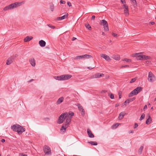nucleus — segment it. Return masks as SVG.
<instances>
[{
	"mask_svg": "<svg viewBox=\"0 0 156 156\" xmlns=\"http://www.w3.org/2000/svg\"><path fill=\"white\" fill-rule=\"evenodd\" d=\"M113 58L116 60H119L120 59V57L119 56L117 57H114Z\"/></svg>",
	"mask_w": 156,
	"mask_h": 156,
	"instance_id": "ea45409f",
	"label": "nucleus"
},
{
	"mask_svg": "<svg viewBox=\"0 0 156 156\" xmlns=\"http://www.w3.org/2000/svg\"><path fill=\"white\" fill-rule=\"evenodd\" d=\"M29 62L30 64L32 66L34 67L35 66L36 63L34 59L33 58H32L29 59Z\"/></svg>",
	"mask_w": 156,
	"mask_h": 156,
	"instance_id": "2eb2a0df",
	"label": "nucleus"
},
{
	"mask_svg": "<svg viewBox=\"0 0 156 156\" xmlns=\"http://www.w3.org/2000/svg\"><path fill=\"white\" fill-rule=\"evenodd\" d=\"M131 1L135 5L136 4V0H131Z\"/></svg>",
	"mask_w": 156,
	"mask_h": 156,
	"instance_id": "c03bdc74",
	"label": "nucleus"
},
{
	"mask_svg": "<svg viewBox=\"0 0 156 156\" xmlns=\"http://www.w3.org/2000/svg\"><path fill=\"white\" fill-rule=\"evenodd\" d=\"M150 23L151 25H153L155 24V23L154 22H150Z\"/></svg>",
	"mask_w": 156,
	"mask_h": 156,
	"instance_id": "3c124183",
	"label": "nucleus"
},
{
	"mask_svg": "<svg viewBox=\"0 0 156 156\" xmlns=\"http://www.w3.org/2000/svg\"><path fill=\"white\" fill-rule=\"evenodd\" d=\"M85 26L86 28H87L89 30H90L91 27L89 24H86Z\"/></svg>",
	"mask_w": 156,
	"mask_h": 156,
	"instance_id": "473e14b6",
	"label": "nucleus"
},
{
	"mask_svg": "<svg viewBox=\"0 0 156 156\" xmlns=\"http://www.w3.org/2000/svg\"><path fill=\"white\" fill-rule=\"evenodd\" d=\"M95 77V74L94 75H93L92 76H91L90 77V79H93V78H96Z\"/></svg>",
	"mask_w": 156,
	"mask_h": 156,
	"instance_id": "49530a36",
	"label": "nucleus"
},
{
	"mask_svg": "<svg viewBox=\"0 0 156 156\" xmlns=\"http://www.w3.org/2000/svg\"><path fill=\"white\" fill-rule=\"evenodd\" d=\"M60 3L61 4H64L65 3V1H64L62 0H61V1H60Z\"/></svg>",
	"mask_w": 156,
	"mask_h": 156,
	"instance_id": "79ce46f5",
	"label": "nucleus"
},
{
	"mask_svg": "<svg viewBox=\"0 0 156 156\" xmlns=\"http://www.w3.org/2000/svg\"><path fill=\"white\" fill-rule=\"evenodd\" d=\"M155 79V77L154 74L151 72H149L148 77V80L150 82L154 81Z\"/></svg>",
	"mask_w": 156,
	"mask_h": 156,
	"instance_id": "6e6552de",
	"label": "nucleus"
},
{
	"mask_svg": "<svg viewBox=\"0 0 156 156\" xmlns=\"http://www.w3.org/2000/svg\"><path fill=\"white\" fill-rule=\"evenodd\" d=\"M101 56L104 58L105 60L107 61H110L111 60L109 57L104 54H102L101 55Z\"/></svg>",
	"mask_w": 156,
	"mask_h": 156,
	"instance_id": "ddd939ff",
	"label": "nucleus"
},
{
	"mask_svg": "<svg viewBox=\"0 0 156 156\" xmlns=\"http://www.w3.org/2000/svg\"><path fill=\"white\" fill-rule=\"evenodd\" d=\"M133 133V131H132L131 132H129V133Z\"/></svg>",
	"mask_w": 156,
	"mask_h": 156,
	"instance_id": "0e129e2a",
	"label": "nucleus"
},
{
	"mask_svg": "<svg viewBox=\"0 0 156 156\" xmlns=\"http://www.w3.org/2000/svg\"><path fill=\"white\" fill-rule=\"evenodd\" d=\"M54 78L56 80H62L61 79V76H55L54 77Z\"/></svg>",
	"mask_w": 156,
	"mask_h": 156,
	"instance_id": "c756f323",
	"label": "nucleus"
},
{
	"mask_svg": "<svg viewBox=\"0 0 156 156\" xmlns=\"http://www.w3.org/2000/svg\"><path fill=\"white\" fill-rule=\"evenodd\" d=\"M72 75L69 74H64L61 75L62 80H68L71 78Z\"/></svg>",
	"mask_w": 156,
	"mask_h": 156,
	"instance_id": "1a4fd4ad",
	"label": "nucleus"
},
{
	"mask_svg": "<svg viewBox=\"0 0 156 156\" xmlns=\"http://www.w3.org/2000/svg\"><path fill=\"white\" fill-rule=\"evenodd\" d=\"M123 61H125L127 62H131V60L129 59H128L126 58H125L122 60Z\"/></svg>",
	"mask_w": 156,
	"mask_h": 156,
	"instance_id": "c9c22d12",
	"label": "nucleus"
},
{
	"mask_svg": "<svg viewBox=\"0 0 156 156\" xmlns=\"http://www.w3.org/2000/svg\"><path fill=\"white\" fill-rule=\"evenodd\" d=\"M34 80L33 79H32L31 80H30L29 81H28V83H30V82H32V81H33Z\"/></svg>",
	"mask_w": 156,
	"mask_h": 156,
	"instance_id": "bf43d9fd",
	"label": "nucleus"
},
{
	"mask_svg": "<svg viewBox=\"0 0 156 156\" xmlns=\"http://www.w3.org/2000/svg\"><path fill=\"white\" fill-rule=\"evenodd\" d=\"M131 100H130L129 99H127L125 101V102H127L128 104H129Z\"/></svg>",
	"mask_w": 156,
	"mask_h": 156,
	"instance_id": "a19ab883",
	"label": "nucleus"
},
{
	"mask_svg": "<svg viewBox=\"0 0 156 156\" xmlns=\"http://www.w3.org/2000/svg\"><path fill=\"white\" fill-rule=\"evenodd\" d=\"M138 126V124L136 123H135V125H134V128H135L137 127Z\"/></svg>",
	"mask_w": 156,
	"mask_h": 156,
	"instance_id": "de8ad7c7",
	"label": "nucleus"
},
{
	"mask_svg": "<svg viewBox=\"0 0 156 156\" xmlns=\"http://www.w3.org/2000/svg\"><path fill=\"white\" fill-rule=\"evenodd\" d=\"M142 89L143 88L140 87H137L129 93V97H130L133 95H137L142 90Z\"/></svg>",
	"mask_w": 156,
	"mask_h": 156,
	"instance_id": "7ed1b4c3",
	"label": "nucleus"
},
{
	"mask_svg": "<svg viewBox=\"0 0 156 156\" xmlns=\"http://www.w3.org/2000/svg\"><path fill=\"white\" fill-rule=\"evenodd\" d=\"M149 62H150V61H146V62L147 63H149Z\"/></svg>",
	"mask_w": 156,
	"mask_h": 156,
	"instance_id": "e2e57ef3",
	"label": "nucleus"
},
{
	"mask_svg": "<svg viewBox=\"0 0 156 156\" xmlns=\"http://www.w3.org/2000/svg\"><path fill=\"white\" fill-rule=\"evenodd\" d=\"M94 67H88V68L89 69H92L94 68Z\"/></svg>",
	"mask_w": 156,
	"mask_h": 156,
	"instance_id": "6e6d98bb",
	"label": "nucleus"
},
{
	"mask_svg": "<svg viewBox=\"0 0 156 156\" xmlns=\"http://www.w3.org/2000/svg\"><path fill=\"white\" fill-rule=\"evenodd\" d=\"M121 2L123 5L125 4L126 3V2L125 0H121Z\"/></svg>",
	"mask_w": 156,
	"mask_h": 156,
	"instance_id": "a18cd8bd",
	"label": "nucleus"
},
{
	"mask_svg": "<svg viewBox=\"0 0 156 156\" xmlns=\"http://www.w3.org/2000/svg\"><path fill=\"white\" fill-rule=\"evenodd\" d=\"M95 16H93L91 17V20H94L95 19Z\"/></svg>",
	"mask_w": 156,
	"mask_h": 156,
	"instance_id": "09e8293b",
	"label": "nucleus"
},
{
	"mask_svg": "<svg viewBox=\"0 0 156 156\" xmlns=\"http://www.w3.org/2000/svg\"><path fill=\"white\" fill-rule=\"evenodd\" d=\"M147 108V105H145L144 106V109H146Z\"/></svg>",
	"mask_w": 156,
	"mask_h": 156,
	"instance_id": "5fc2aeb1",
	"label": "nucleus"
},
{
	"mask_svg": "<svg viewBox=\"0 0 156 156\" xmlns=\"http://www.w3.org/2000/svg\"><path fill=\"white\" fill-rule=\"evenodd\" d=\"M112 35L113 36L115 37H117L119 36V35L116 34H115L113 33L112 34Z\"/></svg>",
	"mask_w": 156,
	"mask_h": 156,
	"instance_id": "4c0bfd02",
	"label": "nucleus"
},
{
	"mask_svg": "<svg viewBox=\"0 0 156 156\" xmlns=\"http://www.w3.org/2000/svg\"><path fill=\"white\" fill-rule=\"evenodd\" d=\"M14 9V6H13L12 5V4L5 7L4 8V10L5 11H6L9 9Z\"/></svg>",
	"mask_w": 156,
	"mask_h": 156,
	"instance_id": "dca6fc26",
	"label": "nucleus"
},
{
	"mask_svg": "<svg viewBox=\"0 0 156 156\" xmlns=\"http://www.w3.org/2000/svg\"><path fill=\"white\" fill-rule=\"evenodd\" d=\"M122 67H129V66L128 65H125L124 66H122Z\"/></svg>",
	"mask_w": 156,
	"mask_h": 156,
	"instance_id": "864d4df0",
	"label": "nucleus"
},
{
	"mask_svg": "<svg viewBox=\"0 0 156 156\" xmlns=\"http://www.w3.org/2000/svg\"><path fill=\"white\" fill-rule=\"evenodd\" d=\"M133 56L136 57L137 60H147L150 58V57L142 55L141 53H136L133 55Z\"/></svg>",
	"mask_w": 156,
	"mask_h": 156,
	"instance_id": "f03ea898",
	"label": "nucleus"
},
{
	"mask_svg": "<svg viewBox=\"0 0 156 156\" xmlns=\"http://www.w3.org/2000/svg\"><path fill=\"white\" fill-rule=\"evenodd\" d=\"M47 26L49 27L50 28H51L52 29H54L55 28V27L54 26H51L49 24H48L47 25Z\"/></svg>",
	"mask_w": 156,
	"mask_h": 156,
	"instance_id": "58836bf2",
	"label": "nucleus"
},
{
	"mask_svg": "<svg viewBox=\"0 0 156 156\" xmlns=\"http://www.w3.org/2000/svg\"><path fill=\"white\" fill-rule=\"evenodd\" d=\"M119 105V104H116L115 105V107H117Z\"/></svg>",
	"mask_w": 156,
	"mask_h": 156,
	"instance_id": "052dcab7",
	"label": "nucleus"
},
{
	"mask_svg": "<svg viewBox=\"0 0 156 156\" xmlns=\"http://www.w3.org/2000/svg\"><path fill=\"white\" fill-rule=\"evenodd\" d=\"M39 44L41 47H44L46 45L45 42L43 40H40L39 42Z\"/></svg>",
	"mask_w": 156,
	"mask_h": 156,
	"instance_id": "6ab92c4d",
	"label": "nucleus"
},
{
	"mask_svg": "<svg viewBox=\"0 0 156 156\" xmlns=\"http://www.w3.org/2000/svg\"><path fill=\"white\" fill-rule=\"evenodd\" d=\"M101 25H102L105 31H108V23L105 20H103L101 21Z\"/></svg>",
	"mask_w": 156,
	"mask_h": 156,
	"instance_id": "423d86ee",
	"label": "nucleus"
},
{
	"mask_svg": "<svg viewBox=\"0 0 156 156\" xmlns=\"http://www.w3.org/2000/svg\"><path fill=\"white\" fill-rule=\"evenodd\" d=\"M23 156H27V154H24Z\"/></svg>",
	"mask_w": 156,
	"mask_h": 156,
	"instance_id": "69168bd1",
	"label": "nucleus"
},
{
	"mask_svg": "<svg viewBox=\"0 0 156 156\" xmlns=\"http://www.w3.org/2000/svg\"><path fill=\"white\" fill-rule=\"evenodd\" d=\"M65 113H66L65 115L66 118L69 117H71L72 119V116H73L74 115V113L71 111L69 112V113L65 112Z\"/></svg>",
	"mask_w": 156,
	"mask_h": 156,
	"instance_id": "f8f14e48",
	"label": "nucleus"
},
{
	"mask_svg": "<svg viewBox=\"0 0 156 156\" xmlns=\"http://www.w3.org/2000/svg\"><path fill=\"white\" fill-rule=\"evenodd\" d=\"M44 153L48 154H51V151L49 147L47 146H45L44 148Z\"/></svg>",
	"mask_w": 156,
	"mask_h": 156,
	"instance_id": "9d476101",
	"label": "nucleus"
},
{
	"mask_svg": "<svg viewBox=\"0 0 156 156\" xmlns=\"http://www.w3.org/2000/svg\"><path fill=\"white\" fill-rule=\"evenodd\" d=\"M119 124H120L119 123H116V124H114L112 126V129L116 128L119 125Z\"/></svg>",
	"mask_w": 156,
	"mask_h": 156,
	"instance_id": "a878e982",
	"label": "nucleus"
},
{
	"mask_svg": "<svg viewBox=\"0 0 156 156\" xmlns=\"http://www.w3.org/2000/svg\"><path fill=\"white\" fill-rule=\"evenodd\" d=\"M127 102H125V101L124 102V105H125L126 103Z\"/></svg>",
	"mask_w": 156,
	"mask_h": 156,
	"instance_id": "338daca9",
	"label": "nucleus"
},
{
	"mask_svg": "<svg viewBox=\"0 0 156 156\" xmlns=\"http://www.w3.org/2000/svg\"><path fill=\"white\" fill-rule=\"evenodd\" d=\"M104 75L103 73H96L95 74V77H96L97 78H100V77H102L104 76Z\"/></svg>",
	"mask_w": 156,
	"mask_h": 156,
	"instance_id": "5701e85b",
	"label": "nucleus"
},
{
	"mask_svg": "<svg viewBox=\"0 0 156 156\" xmlns=\"http://www.w3.org/2000/svg\"><path fill=\"white\" fill-rule=\"evenodd\" d=\"M145 117V114L144 113L142 114L141 115V116L140 119V121L142 120Z\"/></svg>",
	"mask_w": 156,
	"mask_h": 156,
	"instance_id": "2f4dec72",
	"label": "nucleus"
},
{
	"mask_svg": "<svg viewBox=\"0 0 156 156\" xmlns=\"http://www.w3.org/2000/svg\"><path fill=\"white\" fill-rule=\"evenodd\" d=\"M88 143L89 144H91L92 145H97L98 144V143L94 141H89L88 142Z\"/></svg>",
	"mask_w": 156,
	"mask_h": 156,
	"instance_id": "bb28decb",
	"label": "nucleus"
},
{
	"mask_svg": "<svg viewBox=\"0 0 156 156\" xmlns=\"http://www.w3.org/2000/svg\"><path fill=\"white\" fill-rule=\"evenodd\" d=\"M136 79L137 78L136 77L133 78L130 81V83H132L134 82L136 80Z\"/></svg>",
	"mask_w": 156,
	"mask_h": 156,
	"instance_id": "72a5a7b5",
	"label": "nucleus"
},
{
	"mask_svg": "<svg viewBox=\"0 0 156 156\" xmlns=\"http://www.w3.org/2000/svg\"><path fill=\"white\" fill-rule=\"evenodd\" d=\"M92 57V56L90 55L85 54L82 55H79L76 56V57L74 59H82L85 58L88 59L89 58Z\"/></svg>",
	"mask_w": 156,
	"mask_h": 156,
	"instance_id": "39448f33",
	"label": "nucleus"
},
{
	"mask_svg": "<svg viewBox=\"0 0 156 156\" xmlns=\"http://www.w3.org/2000/svg\"><path fill=\"white\" fill-rule=\"evenodd\" d=\"M108 95L110 96L111 99H113L114 98V94L112 93H111V94H109Z\"/></svg>",
	"mask_w": 156,
	"mask_h": 156,
	"instance_id": "f704fd0d",
	"label": "nucleus"
},
{
	"mask_svg": "<svg viewBox=\"0 0 156 156\" xmlns=\"http://www.w3.org/2000/svg\"><path fill=\"white\" fill-rule=\"evenodd\" d=\"M13 58L12 57L9 58L6 62V64L7 65H10L13 62Z\"/></svg>",
	"mask_w": 156,
	"mask_h": 156,
	"instance_id": "412c9836",
	"label": "nucleus"
},
{
	"mask_svg": "<svg viewBox=\"0 0 156 156\" xmlns=\"http://www.w3.org/2000/svg\"><path fill=\"white\" fill-rule=\"evenodd\" d=\"M154 101H156V98H155Z\"/></svg>",
	"mask_w": 156,
	"mask_h": 156,
	"instance_id": "774afa93",
	"label": "nucleus"
},
{
	"mask_svg": "<svg viewBox=\"0 0 156 156\" xmlns=\"http://www.w3.org/2000/svg\"><path fill=\"white\" fill-rule=\"evenodd\" d=\"M123 6H124L125 9L124 10H128L129 9L127 5L126 4H124L123 5Z\"/></svg>",
	"mask_w": 156,
	"mask_h": 156,
	"instance_id": "e433bc0d",
	"label": "nucleus"
},
{
	"mask_svg": "<svg viewBox=\"0 0 156 156\" xmlns=\"http://www.w3.org/2000/svg\"><path fill=\"white\" fill-rule=\"evenodd\" d=\"M148 118L146 121V123L147 125L150 124L152 121V119L150 115H148Z\"/></svg>",
	"mask_w": 156,
	"mask_h": 156,
	"instance_id": "a211bd4d",
	"label": "nucleus"
},
{
	"mask_svg": "<svg viewBox=\"0 0 156 156\" xmlns=\"http://www.w3.org/2000/svg\"><path fill=\"white\" fill-rule=\"evenodd\" d=\"M50 8L51 12H53L54 10V5L52 4L50 5Z\"/></svg>",
	"mask_w": 156,
	"mask_h": 156,
	"instance_id": "cd10ccee",
	"label": "nucleus"
},
{
	"mask_svg": "<svg viewBox=\"0 0 156 156\" xmlns=\"http://www.w3.org/2000/svg\"><path fill=\"white\" fill-rule=\"evenodd\" d=\"M119 98L120 99L121 98V94L119 93Z\"/></svg>",
	"mask_w": 156,
	"mask_h": 156,
	"instance_id": "4d7b16f0",
	"label": "nucleus"
},
{
	"mask_svg": "<svg viewBox=\"0 0 156 156\" xmlns=\"http://www.w3.org/2000/svg\"><path fill=\"white\" fill-rule=\"evenodd\" d=\"M135 98H129V99H130V100H131V101H133L134 100H135Z\"/></svg>",
	"mask_w": 156,
	"mask_h": 156,
	"instance_id": "8fccbe9b",
	"label": "nucleus"
},
{
	"mask_svg": "<svg viewBox=\"0 0 156 156\" xmlns=\"http://www.w3.org/2000/svg\"><path fill=\"white\" fill-rule=\"evenodd\" d=\"M64 100V98L62 97L58 99V101H57V104H59L63 102Z\"/></svg>",
	"mask_w": 156,
	"mask_h": 156,
	"instance_id": "b1692460",
	"label": "nucleus"
},
{
	"mask_svg": "<svg viewBox=\"0 0 156 156\" xmlns=\"http://www.w3.org/2000/svg\"><path fill=\"white\" fill-rule=\"evenodd\" d=\"M23 3V2H16L13 3L12 4V5L14 6V8L17 7L18 6L21 5L22 3Z\"/></svg>",
	"mask_w": 156,
	"mask_h": 156,
	"instance_id": "4468645a",
	"label": "nucleus"
},
{
	"mask_svg": "<svg viewBox=\"0 0 156 156\" xmlns=\"http://www.w3.org/2000/svg\"><path fill=\"white\" fill-rule=\"evenodd\" d=\"M67 5L69 6L70 7L71 6V3L69 2H67Z\"/></svg>",
	"mask_w": 156,
	"mask_h": 156,
	"instance_id": "37998d69",
	"label": "nucleus"
},
{
	"mask_svg": "<svg viewBox=\"0 0 156 156\" xmlns=\"http://www.w3.org/2000/svg\"><path fill=\"white\" fill-rule=\"evenodd\" d=\"M68 16V14H66L62 16L57 17L56 19V20H64Z\"/></svg>",
	"mask_w": 156,
	"mask_h": 156,
	"instance_id": "f3484780",
	"label": "nucleus"
},
{
	"mask_svg": "<svg viewBox=\"0 0 156 156\" xmlns=\"http://www.w3.org/2000/svg\"><path fill=\"white\" fill-rule=\"evenodd\" d=\"M11 128L13 131L17 132L18 133L21 134L25 131L24 128L18 125H14L11 126Z\"/></svg>",
	"mask_w": 156,
	"mask_h": 156,
	"instance_id": "f257e3e1",
	"label": "nucleus"
},
{
	"mask_svg": "<svg viewBox=\"0 0 156 156\" xmlns=\"http://www.w3.org/2000/svg\"><path fill=\"white\" fill-rule=\"evenodd\" d=\"M66 124L65 125H63L62 126L60 129L61 131L64 130V132L66 131V128L68 127V125L70 124L72 119L71 117H68L66 118Z\"/></svg>",
	"mask_w": 156,
	"mask_h": 156,
	"instance_id": "20e7f679",
	"label": "nucleus"
},
{
	"mask_svg": "<svg viewBox=\"0 0 156 156\" xmlns=\"http://www.w3.org/2000/svg\"><path fill=\"white\" fill-rule=\"evenodd\" d=\"M1 141V142L3 143L5 141V139H2Z\"/></svg>",
	"mask_w": 156,
	"mask_h": 156,
	"instance_id": "13d9d810",
	"label": "nucleus"
},
{
	"mask_svg": "<svg viewBox=\"0 0 156 156\" xmlns=\"http://www.w3.org/2000/svg\"><path fill=\"white\" fill-rule=\"evenodd\" d=\"M66 114V113H63L60 116L57 121V123L58 124H60L63 122L66 118L65 115Z\"/></svg>",
	"mask_w": 156,
	"mask_h": 156,
	"instance_id": "0eeeda50",
	"label": "nucleus"
},
{
	"mask_svg": "<svg viewBox=\"0 0 156 156\" xmlns=\"http://www.w3.org/2000/svg\"><path fill=\"white\" fill-rule=\"evenodd\" d=\"M102 34L103 35H105V34L103 32H102Z\"/></svg>",
	"mask_w": 156,
	"mask_h": 156,
	"instance_id": "680f3d73",
	"label": "nucleus"
},
{
	"mask_svg": "<svg viewBox=\"0 0 156 156\" xmlns=\"http://www.w3.org/2000/svg\"><path fill=\"white\" fill-rule=\"evenodd\" d=\"M125 114L123 112H121L119 116V119H122L123 118Z\"/></svg>",
	"mask_w": 156,
	"mask_h": 156,
	"instance_id": "393cba45",
	"label": "nucleus"
},
{
	"mask_svg": "<svg viewBox=\"0 0 156 156\" xmlns=\"http://www.w3.org/2000/svg\"><path fill=\"white\" fill-rule=\"evenodd\" d=\"M76 39V38L75 37H73L72 38V41H73L75 40Z\"/></svg>",
	"mask_w": 156,
	"mask_h": 156,
	"instance_id": "603ef678",
	"label": "nucleus"
},
{
	"mask_svg": "<svg viewBox=\"0 0 156 156\" xmlns=\"http://www.w3.org/2000/svg\"><path fill=\"white\" fill-rule=\"evenodd\" d=\"M33 38V37H29L28 36L24 39V41L25 42H27L31 40Z\"/></svg>",
	"mask_w": 156,
	"mask_h": 156,
	"instance_id": "4be33fe9",
	"label": "nucleus"
},
{
	"mask_svg": "<svg viewBox=\"0 0 156 156\" xmlns=\"http://www.w3.org/2000/svg\"><path fill=\"white\" fill-rule=\"evenodd\" d=\"M87 133L89 136L90 138H93L94 137V135L92 133L91 131L89 129H87Z\"/></svg>",
	"mask_w": 156,
	"mask_h": 156,
	"instance_id": "aec40b11",
	"label": "nucleus"
},
{
	"mask_svg": "<svg viewBox=\"0 0 156 156\" xmlns=\"http://www.w3.org/2000/svg\"><path fill=\"white\" fill-rule=\"evenodd\" d=\"M124 13L126 16H128L129 15V9L124 10Z\"/></svg>",
	"mask_w": 156,
	"mask_h": 156,
	"instance_id": "7c9ffc66",
	"label": "nucleus"
},
{
	"mask_svg": "<svg viewBox=\"0 0 156 156\" xmlns=\"http://www.w3.org/2000/svg\"><path fill=\"white\" fill-rule=\"evenodd\" d=\"M77 106L79 110L81 112V114L83 115H84L85 114V112L84 109H83L82 106L79 104H78Z\"/></svg>",
	"mask_w": 156,
	"mask_h": 156,
	"instance_id": "9b49d317",
	"label": "nucleus"
},
{
	"mask_svg": "<svg viewBox=\"0 0 156 156\" xmlns=\"http://www.w3.org/2000/svg\"><path fill=\"white\" fill-rule=\"evenodd\" d=\"M143 146H141L138 150V153H139V154H140L141 153L143 149Z\"/></svg>",
	"mask_w": 156,
	"mask_h": 156,
	"instance_id": "c85d7f7f",
	"label": "nucleus"
}]
</instances>
